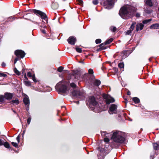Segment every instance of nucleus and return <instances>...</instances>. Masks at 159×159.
<instances>
[{
  "mask_svg": "<svg viewBox=\"0 0 159 159\" xmlns=\"http://www.w3.org/2000/svg\"><path fill=\"white\" fill-rule=\"evenodd\" d=\"M4 142L3 140L0 139V146L3 145L4 143Z\"/></svg>",
  "mask_w": 159,
  "mask_h": 159,
  "instance_id": "obj_46",
  "label": "nucleus"
},
{
  "mask_svg": "<svg viewBox=\"0 0 159 159\" xmlns=\"http://www.w3.org/2000/svg\"><path fill=\"white\" fill-rule=\"evenodd\" d=\"M11 144L13 145V146L15 147L18 148V144L17 143H15L14 142H12Z\"/></svg>",
  "mask_w": 159,
  "mask_h": 159,
  "instance_id": "obj_33",
  "label": "nucleus"
},
{
  "mask_svg": "<svg viewBox=\"0 0 159 159\" xmlns=\"http://www.w3.org/2000/svg\"><path fill=\"white\" fill-rule=\"evenodd\" d=\"M34 12L37 14H39L42 19H44L46 23H47V18L46 15L40 11L36 10H33Z\"/></svg>",
  "mask_w": 159,
  "mask_h": 159,
  "instance_id": "obj_4",
  "label": "nucleus"
},
{
  "mask_svg": "<svg viewBox=\"0 0 159 159\" xmlns=\"http://www.w3.org/2000/svg\"><path fill=\"white\" fill-rule=\"evenodd\" d=\"M81 71L78 70H76L74 71V75L75 77L77 79H79L81 74Z\"/></svg>",
  "mask_w": 159,
  "mask_h": 159,
  "instance_id": "obj_13",
  "label": "nucleus"
},
{
  "mask_svg": "<svg viewBox=\"0 0 159 159\" xmlns=\"http://www.w3.org/2000/svg\"><path fill=\"white\" fill-rule=\"evenodd\" d=\"M89 102L90 104V107L94 106L97 104V102L95 101V98L94 97H91L89 98Z\"/></svg>",
  "mask_w": 159,
  "mask_h": 159,
  "instance_id": "obj_11",
  "label": "nucleus"
},
{
  "mask_svg": "<svg viewBox=\"0 0 159 159\" xmlns=\"http://www.w3.org/2000/svg\"><path fill=\"white\" fill-rule=\"evenodd\" d=\"M3 145H4V146L7 148H10V145L7 142H4V143Z\"/></svg>",
  "mask_w": 159,
  "mask_h": 159,
  "instance_id": "obj_26",
  "label": "nucleus"
},
{
  "mask_svg": "<svg viewBox=\"0 0 159 159\" xmlns=\"http://www.w3.org/2000/svg\"><path fill=\"white\" fill-rule=\"evenodd\" d=\"M151 29H159V24H155L151 25L150 26Z\"/></svg>",
  "mask_w": 159,
  "mask_h": 159,
  "instance_id": "obj_19",
  "label": "nucleus"
},
{
  "mask_svg": "<svg viewBox=\"0 0 159 159\" xmlns=\"http://www.w3.org/2000/svg\"><path fill=\"white\" fill-rule=\"evenodd\" d=\"M137 10L134 7L129 5H126L120 9L119 14L123 19H128L133 16L134 13Z\"/></svg>",
  "mask_w": 159,
  "mask_h": 159,
  "instance_id": "obj_1",
  "label": "nucleus"
},
{
  "mask_svg": "<svg viewBox=\"0 0 159 159\" xmlns=\"http://www.w3.org/2000/svg\"><path fill=\"white\" fill-rule=\"evenodd\" d=\"M104 45H105L104 44V43H101V44H100L99 45V47L100 48H102V46H103Z\"/></svg>",
  "mask_w": 159,
  "mask_h": 159,
  "instance_id": "obj_48",
  "label": "nucleus"
},
{
  "mask_svg": "<svg viewBox=\"0 0 159 159\" xmlns=\"http://www.w3.org/2000/svg\"><path fill=\"white\" fill-rule=\"evenodd\" d=\"M127 95H130V93L129 91H128L127 93Z\"/></svg>",
  "mask_w": 159,
  "mask_h": 159,
  "instance_id": "obj_54",
  "label": "nucleus"
},
{
  "mask_svg": "<svg viewBox=\"0 0 159 159\" xmlns=\"http://www.w3.org/2000/svg\"><path fill=\"white\" fill-rule=\"evenodd\" d=\"M27 76L29 77H32L33 75H31L30 72H28L27 73Z\"/></svg>",
  "mask_w": 159,
  "mask_h": 159,
  "instance_id": "obj_42",
  "label": "nucleus"
},
{
  "mask_svg": "<svg viewBox=\"0 0 159 159\" xmlns=\"http://www.w3.org/2000/svg\"><path fill=\"white\" fill-rule=\"evenodd\" d=\"M94 85L98 86L100 84L101 82L99 80H96L94 81Z\"/></svg>",
  "mask_w": 159,
  "mask_h": 159,
  "instance_id": "obj_21",
  "label": "nucleus"
},
{
  "mask_svg": "<svg viewBox=\"0 0 159 159\" xmlns=\"http://www.w3.org/2000/svg\"><path fill=\"white\" fill-rule=\"evenodd\" d=\"M146 4L149 6L151 7L152 6V3L151 2V0H145Z\"/></svg>",
  "mask_w": 159,
  "mask_h": 159,
  "instance_id": "obj_20",
  "label": "nucleus"
},
{
  "mask_svg": "<svg viewBox=\"0 0 159 159\" xmlns=\"http://www.w3.org/2000/svg\"><path fill=\"white\" fill-rule=\"evenodd\" d=\"M111 139L116 143H123L125 140L124 133L120 131L114 132L112 134Z\"/></svg>",
  "mask_w": 159,
  "mask_h": 159,
  "instance_id": "obj_2",
  "label": "nucleus"
},
{
  "mask_svg": "<svg viewBox=\"0 0 159 159\" xmlns=\"http://www.w3.org/2000/svg\"><path fill=\"white\" fill-rule=\"evenodd\" d=\"M152 11V10H150L146 9L145 10V12L147 13H151Z\"/></svg>",
  "mask_w": 159,
  "mask_h": 159,
  "instance_id": "obj_40",
  "label": "nucleus"
},
{
  "mask_svg": "<svg viewBox=\"0 0 159 159\" xmlns=\"http://www.w3.org/2000/svg\"><path fill=\"white\" fill-rule=\"evenodd\" d=\"M23 102L26 105H27V107L29 106V99L27 96H25L23 99Z\"/></svg>",
  "mask_w": 159,
  "mask_h": 159,
  "instance_id": "obj_16",
  "label": "nucleus"
},
{
  "mask_svg": "<svg viewBox=\"0 0 159 159\" xmlns=\"http://www.w3.org/2000/svg\"><path fill=\"white\" fill-rule=\"evenodd\" d=\"M24 77L25 79L26 80H28L27 78V77L26 76V74H25V75H24Z\"/></svg>",
  "mask_w": 159,
  "mask_h": 159,
  "instance_id": "obj_53",
  "label": "nucleus"
},
{
  "mask_svg": "<svg viewBox=\"0 0 159 159\" xmlns=\"http://www.w3.org/2000/svg\"><path fill=\"white\" fill-rule=\"evenodd\" d=\"M75 49L76 51L78 52H81L82 51V49L78 47L76 48Z\"/></svg>",
  "mask_w": 159,
  "mask_h": 159,
  "instance_id": "obj_32",
  "label": "nucleus"
},
{
  "mask_svg": "<svg viewBox=\"0 0 159 159\" xmlns=\"http://www.w3.org/2000/svg\"><path fill=\"white\" fill-rule=\"evenodd\" d=\"M133 100L135 103H138L139 102V99L136 97L134 98H133Z\"/></svg>",
  "mask_w": 159,
  "mask_h": 159,
  "instance_id": "obj_24",
  "label": "nucleus"
},
{
  "mask_svg": "<svg viewBox=\"0 0 159 159\" xmlns=\"http://www.w3.org/2000/svg\"><path fill=\"white\" fill-rule=\"evenodd\" d=\"M2 66H6V64L5 63L3 62L2 63Z\"/></svg>",
  "mask_w": 159,
  "mask_h": 159,
  "instance_id": "obj_51",
  "label": "nucleus"
},
{
  "mask_svg": "<svg viewBox=\"0 0 159 159\" xmlns=\"http://www.w3.org/2000/svg\"><path fill=\"white\" fill-rule=\"evenodd\" d=\"M32 79L33 80V81L35 82H37V80L35 78V75H33L32 77Z\"/></svg>",
  "mask_w": 159,
  "mask_h": 159,
  "instance_id": "obj_44",
  "label": "nucleus"
},
{
  "mask_svg": "<svg viewBox=\"0 0 159 159\" xmlns=\"http://www.w3.org/2000/svg\"><path fill=\"white\" fill-rule=\"evenodd\" d=\"M42 32L43 33H44V34H45L46 33V31H45L44 30H42Z\"/></svg>",
  "mask_w": 159,
  "mask_h": 159,
  "instance_id": "obj_52",
  "label": "nucleus"
},
{
  "mask_svg": "<svg viewBox=\"0 0 159 159\" xmlns=\"http://www.w3.org/2000/svg\"><path fill=\"white\" fill-rule=\"evenodd\" d=\"M136 24V23L135 22H134L132 23L131 24L130 28L129 30H127L126 32V34H127L129 35V34L130 33H131L132 31H133L135 25Z\"/></svg>",
  "mask_w": 159,
  "mask_h": 159,
  "instance_id": "obj_14",
  "label": "nucleus"
},
{
  "mask_svg": "<svg viewBox=\"0 0 159 159\" xmlns=\"http://www.w3.org/2000/svg\"><path fill=\"white\" fill-rule=\"evenodd\" d=\"M89 72L90 74H93V70L92 69H89Z\"/></svg>",
  "mask_w": 159,
  "mask_h": 159,
  "instance_id": "obj_45",
  "label": "nucleus"
},
{
  "mask_svg": "<svg viewBox=\"0 0 159 159\" xmlns=\"http://www.w3.org/2000/svg\"><path fill=\"white\" fill-rule=\"evenodd\" d=\"M62 82H60L58 83L56 86V87L59 89V91L62 93H67L68 91L66 86L62 84Z\"/></svg>",
  "mask_w": 159,
  "mask_h": 159,
  "instance_id": "obj_3",
  "label": "nucleus"
},
{
  "mask_svg": "<svg viewBox=\"0 0 159 159\" xmlns=\"http://www.w3.org/2000/svg\"><path fill=\"white\" fill-rule=\"evenodd\" d=\"M151 20H152L151 19L145 20L143 21V23L144 24H147Z\"/></svg>",
  "mask_w": 159,
  "mask_h": 159,
  "instance_id": "obj_27",
  "label": "nucleus"
},
{
  "mask_svg": "<svg viewBox=\"0 0 159 159\" xmlns=\"http://www.w3.org/2000/svg\"><path fill=\"white\" fill-rule=\"evenodd\" d=\"M14 53L17 57L20 58H23L25 54V52L21 50H16L15 51Z\"/></svg>",
  "mask_w": 159,
  "mask_h": 159,
  "instance_id": "obj_5",
  "label": "nucleus"
},
{
  "mask_svg": "<svg viewBox=\"0 0 159 159\" xmlns=\"http://www.w3.org/2000/svg\"><path fill=\"white\" fill-rule=\"evenodd\" d=\"M14 72L18 75H20V72L17 70L16 68H15L14 69Z\"/></svg>",
  "mask_w": 159,
  "mask_h": 159,
  "instance_id": "obj_28",
  "label": "nucleus"
},
{
  "mask_svg": "<svg viewBox=\"0 0 159 159\" xmlns=\"http://www.w3.org/2000/svg\"><path fill=\"white\" fill-rule=\"evenodd\" d=\"M70 86L73 88H75L76 87V85L74 83H72L70 84Z\"/></svg>",
  "mask_w": 159,
  "mask_h": 159,
  "instance_id": "obj_38",
  "label": "nucleus"
},
{
  "mask_svg": "<svg viewBox=\"0 0 159 159\" xmlns=\"http://www.w3.org/2000/svg\"><path fill=\"white\" fill-rule=\"evenodd\" d=\"M113 39H112V38L110 39H108V40H107V41H106L104 43V44H105V45L107 44H109L111 43L113 41Z\"/></svg>",
  "mask_w": 159,
  "mask_h": 159,
  "instance_id": "obj_22",
  "label": "nucleus"
},
{
  "mask_svg": "<svg viewBox=\"0 0 159 159\" xmlns=\"http://www.w3.org/2000/svg\"><path fill=\"white\" fill-rule=\"evenodd\" d=\"M93 4L95 5H96L98 3V1L97 0L93 1Z\"/></svg>",
  "mask_w": 159,
  "mask_h": 159,
  "instance_id": "obj_47",
  "label": "nucleus"
},
{
  "mask_svg": "<svg viewBox=\"0 0 159 159\" xmlns=\"http://www.w3.org/2000/svg\"><path fill=\"white\" fill-rule=\"evenodd\" d=\"M31 120V118L29 117L27 120V123L28 125L30 124Z\"/></svg>",
  "mask_w": 159,
  "mask_h": 159,
  "instance_id": "obj_43",
  "label": "nucleus"
},
{
  "mask_svg": "<svg viewBox=\"0 0 159 159\" xmlns=\"http://www.w3.org/2000/svg\"><path fill=\"white\" fill-rule=\"evenodd\" d=\"M24 69L22 70V72H23L24 71Z\"/></svg>",
  "mask_w": 159,
  "mask_h": 159,
  "instance_id": "obj_56",
  "label": "nucleus"
},
{
  "mask_svg": "<svg viewBox=\"0 0 159 159\" xmlns=\"http://www.w3.org/2000/svg\"><path fill=\"white\" fill-rule=\"evenodd\" d=\"M72 94L74 96L78 97L81 95L79 91H74L72 92Z\"/></svg>",
  "mask_w": 159,
  "mask_h": 159,
  "instance_id": "obj_18",
  "label": "nucleus"
},
{
  "mask_svg": "<svg viewBox=\"0 0 159 159\" xmlns=\"http://www.w3.org/2000/svg\"><path fill=\"white\" fill-rule=\"evenodd\" d=\"M5 98L4 96L3 95H0V102H2L4 101Z\"/></svg>",
  "mask_w": 159,
  "mask_h": 159,
  "instance_id": "obj_30",
  "label": "nucleus"
},
{
  "mask_svg": "<svg viewBox=\"0 0 159 159\" xmlns=\"http://www.w3.org/2000/svg\"><path fill=\"white\" fill-rule=\"evenodd\" d=\"M153 147L154 149L157 150L159 148V145L157 143H153Z\"/></svg>",
  "mask_w": 159,
  "mask_h": 159,
  "instance_id": "obj_23",
  "label": "nucleus"
},
{
  "mask_svg": "<svg viewBox=\"0 0 159 159\" xmlns=\"http://www.w3.org/2000/svg\"><path fill=\"white\" fill-rule=\"evenodd\" d=\"M144 27V25L142 23H138L136 26V30L138 31L139 30H142Z\"/></svg>",
  "mask_w": 159,
  "mask_h": 159,
  "instance_id": "obj_15",
  "label": "nucleus"
},
{
  "mask_svg": "<svg viewBox=\"0 0 159 159\" xmlns=\"http://www.w3.org/2000/svg\"><path fill=\"white\" fill-rule=\"evenodd\" d=\"M103 97L105 99H106V101L107 104H109L115 101L113 98L107 96L106 94H104Z\"/></svg>",
  "mask_w": 159,
  "mask_h": 159,
  "instance_id": "obj_8",
  "label": "nucleus"
},
{
  "mask_svg": "<svg viewBox=\"0 0 159 159\" xmlns=\"http://www.w3.org/2000/svg\"><path fill=\"white\" fill-rule=\"evenodd\" d=\"M117 106L116 105L113 104H112L110 108L109 111L110 114H112L113 113H116L117 112Z\"/></svg>",
  "mask_w": 159,
  "mask_h": 159,
  "instance_id": "obj_9",
  "label": "nucleus"
},
{
  "mask_svg": "<svg viewBox=\"0 0 159 159\" xmlns=\"http://www.w3.org/2000/svg\"><path fill=\"white\" fill-rule=\"evenodd\" d=\"M25 133V130H24L23 131V133L22 134V135L23 137V135H24Z\"/></svg>",
  "mask_w": 159,
  "mask_h": 159,
  "instance_id": "obj_55",
  "label": "nucleus"
},
{
  "mask_svg": "<svg viewBox=\"0 0 159 159\" xmlns=\"http://www.w3.org/2000/svg\"><path fill=\"white\" fill-rule=\"evenodd\" d=\"M110 29L111 31L114 32L116 30V28L115 27L112 26L110 27Z\"/></svg>",
  "mask_w": 159,
  "mask_h": 159,
  "instance_id": "obj_25",
  "label": "nucleus"
},
{
  "mask_svg": "<svg viewBox=\"0 0 159 159\" xmlns=\"http://www.w3.org/2000/svg\"><path fill=\"white\" fill-rule=\"evenodd\" d=\"M7 76V75L3 73L0 72V77H5Z\"/></svg>",
  "mask_w": 159,
  "mask_h": 159,
  "instance_id": "obj_36",
  "label": "nucleus"
},
{
  "mask_svg": "<svg viewBox=\"0 0 159 159\" xmlns=\"http://www.w3.org/2000/svg\"><path fill=\"white\" fill-rule=\"evenodd\" d=\"M149 60L150 61H151V60H150V58L149 59Z\"/></svg>",
  "mask_w": 159,
  "mask_h": 159,
  "instance_id": "obj_58",
  "label": "nucleus"
},
{
  "mask_svg": "<svg viewBox=\"0 0 159 159\" xmlns=\"http://www.w3.org/2000/svg\"><path fill=\"white\" fill-rule=\"evenodd\" d=\"M76 40V38L73 36L70 37L67 39L68 43L72 45L74 44Z\"/></svg>",
  "mask_w": 159,
  "mask_h": 159,
  "instance_id": "obj_12",
  "label": "nucleus"
},
{
  "mask_svg": "<svg viewBox=\"0 0 159 159\" xmlns=\"http://www.w3.org/2000/svg\"><path fill=\"white\" fill-rule=\"evenodd\" d=\"M101 104H98L97 103V104L95 105L94 106L91 107V108L92 109L93 111L96 112H98L102 111V109L101 108Z\"/></svg>",
  "mask_w": 159,
  "mask_h": 159,
  "instance_id": "obj_6",
  "label": "nucleus"
},
{
  "mask_svg": "<svg viewBox=\"0 0 159 159\" xmlns=\"http://www.w3.org/2000/svg\"><path fill=\"white\" fill-rule=\"evenodd\" d=\"M101 133L102 136H105L106 137V138L104 139V142L106 143H108L109 142L110 140L107 137L111 136L112 134L110 133H107L105 131H101Z\"/></svg>",
  "mask_w": 159,
  "mask_h": 159,
  "instance_id": "obj_7",
  "label": "nucleus"
},
{
  "mask_svg": "<svg viewBox=\"0 0 159 159\" xmlns=\"http://www.w3.org/2000/svg\"><path fill=\"white\" fill-rule=\"evenodd\" d=\"M12 97V94L11 93H6L4 95L5 98L8 100L11 99Z\"/></svg>",
  "mask_w": 159,
  "mask_h": 159,
  "instance_id": "obj_17",
  "label": "nucleus"
},
{
  "mask_svg": "<svg viewBox=\"0 0 159 159\" xmlns=\"http://www.w3.org/2000/svg\"><path fill=\"white\" fill-rule=\"evenodd\" d=\"M63 69V68L62 66H60L58 69V71L59 72H61L62 71Z\"/></svg>",
  "mask_w": 159,
  "mask_h": 159,
  "instance_id": "obj_35",
  "label": "nucleus"
},
{
  "mask_svg": "<svg viewBox=\"0 0 159 159\" xmlns=\"http://www.w3.org/2000/svg\"><path fill=\"white\" fill-rule=\"evenodd\" d=\"M18 60V58H16L14 60V64H16V61Z\"/></svg>",
  "mask_w": 159,
  "mask_h": 159,
  "instance_id": "obj_49",
  "label": "nucleus"
},
{
  "mask_svg": "<svg viewBox=\"0 0 159 159\" xmlns=\"http://www.w3.org/2000/svg\"><path fill=\"white\" fill-rule=\"evenodd\" d=\"M118 66L120 68H123L124 66V64L122 63H120L118 64Z\"/></svg>",
  "mask_w": 159,
  "mask_h": 159,
  "instance_id": "obj_34",
  "label": "nucleus"
},
{
  "mask_svg": "<svg viewBox=\"0 0 159 159\" xmlns=\"http://www.w3.org/2000/svg\"><path fill=\"white\" fill-rule=\"evenodd\" d=\"M101 42V40L100 39H98L96 40V43L97 44H98L100 43Z\"/></svg>",
  "mask_w": 159,
  "mask_h": 159,
  "instance_id": "obj_39",
  "label": "nucleus"
},
{
  "mask_svg": "<svg viewBox=\"0 0 159 159\" xmlns=\"http://www.w3.org/2000/svg\"><path fill=\"white\" fill-rule=\"evenodd\" d=\"M12 102L13 103L16 104H19V101L17 99H16L15 100H12Z\"/></svg>",
  "mask_w": 159,
  "mask_h": 159,
  "instance_id": "obj_31",
  "label": "nucleus"
},
{
  "mask_svg": "<svg viewBox=\"0 0 159 159\" xmlns=\"http://www.w3.org/2000/svg\"><path fill=\"white\" fill-rule=\"evenodd\" d=\"M78 3L80 5L83 4V2L82 0H77Z\"/></svg>",
  "mask_w": 159,
  "mask_h": 159,
  "instance_id": "obj_37",
  "label": "nucleus"
},
{
  "mask_svg": "<svg viewBox=\"0 0 159 159\" xmlns=\"http://www.w3.org/2000/svg\"><path fill=\"white\" fill-rule=\"evenodd\" d=\"M136 16L137 17H140V14L139 13H137L136 14Z\"/></svg>",
  "mask_w": 159,
  "mask_h": 159,
  "instance_id": "obj_50",
  "label": "nucleus"
},
{
  "mask_svg": "<svg viewBox=\"0 0 159 159\" xmlns=\"http://www.w3.org/2000/svg\"><path fill=\"white\" fill-rule=\"evenodd\" d=\"M77 104H79V102H77Z\"/></svg>",
  "mask_w": 159,
  "mask_h": 159,
  "instance_id": "obj_57",
  "label": "nucleus"
},
{
  "mask_svg": "<svg viewBox=\"0 0 159 159\" xmlns=\"http://www.w3.org/2000/svg\"><path fill=\"white\" fill-rule=\"evenodd\" d=\"M25 84L27 86H30V83L29 81H25Z\"/></svg>",
  "mask_w": 159,
  "mask_h": 159,
  "instance_id": "obj_29",
  "label": "nucleus"
},
{
  "mask_svg": "<svg viewBox=\"0 0 159 159\" xmlns=\"http://www.w3.org/2000/svg\"><path fill=\"white\" fill-rule=\"evenodd\" d=\"M104 4L105 8L109 9L111 8L110 7L112 5V2L111 0H107L104 1Z\"/></svg>",
  "mask_w": 159,
  "mask_h": 159,
  "instance_id": "obj_10",
  "label": "nucleus"
},
{
  "mask_svg": "<svg viewBox=\"0 0 159 159\" xmlns=\"http://www.w3.org/2000/svg\"><path fill=\"white\" fill-rule=\"evenodd\" d=\"M16 139L18 142V143H19L20 142V134H19L18 136L16 137Z\"/></svg>",
  "mask_w": 159,
  "mask_h": 159,
  "instance_id": "obj_41",
  "label": "nucleus"
}]
</instances>
